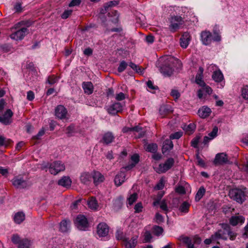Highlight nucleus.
<instances>
[{
    "mask_svg": "<svg viewBox=\"0 0 248 248\" xmlns=\"http://www.w3.org/2000/svg\"><path fill=\"white\" fill-rule=\"evenodd\" d=\"M92 178V175L89 172H85L81 173L80 180L82 183L88 185L91 182Z\"/></svg>",
    "mask_w": 248,
    "mask_h": 248,
    "instance_id": "nucleus-31",
    "label": "nucleus"
},
{
    "mask_svg": "<svg viewBox=\"0 0 248 248\" xmlns=\"http://www.w3.org/2000/svg\"><path fill=\"white\" fill-rule=\"evenodd\" d=\"M170 95L174 98L175 100L178 99L180 96L179 92L176 90H172Z\"/></svg>",
    "mask_w": 248,
    "mask_h": 248,
    "instance_id": "nucleus-58",
    "label": "nucleus"
},
{
    "mask_svg": "<svg viewBox=\"0 0 248 248\" xmlns=\"http://www.w3.org/2000/svg\"><path fill=\"white\" fill-rule=\"evenodd\" d=\"M175 191L177 193L181 194H184L186 193L185 189L184 186H180L176 187Z\"/></svg>",
    "mask_w": 248,
    "mask_h": 248,
    "instance_id": "nucleus-60",
    "label": "nucleus"
},
{
    "mask_svg": "<svg viewBox=\"0 0 248 248\" xmlns=\"http://www.w3.org/2000/svg\"><path fill=\"white\" fill-rule=\"evenodd\" d=\"M138 238L137 235H135L131 238L126 237L124 239L123 244L125 248H135L137 244Z\"/></svg>",
    "mask_w": 248,
    "mask_h": 248,
    "instance_id": "nucleus-14",
    "label": "nucleus"
},
{
    "mask_svg": "<svg viewBox=\"0 0 248 248\" xmlns=\"http://www.w3.org/2000/svg\"><path fill=\"white\" fill-rule=\"evenodd\" d=\"M190 38L189 35L187 33H185L181 37L180 45L181 47L186 48L189 44Z\"/></svg>",
    "mask_w": 248,
    "mask_h": 248,
    "instance_id": "nucleus-29",
    "label": "nucleus"
},
{
    "mask_svg": "<svg viewBox=\"0 0 248 248\" xmlns=\"http://www.w3.org/2000/svg\"><path fill=\"white\" fill-rule=\"evenodd\" d=\"M41 166L44 169L48 168L50 173L53 175H56L65 169L64 164L61 161H55L50 164L44 162Z\"/></svg>",
    "mask_w": 248,
    "mask_h": 248,
    "instance_id": "nucleus-3",
    "label": "nucleus"
},
{
    "mask_svg": "<svg viewBox=\"0 0 248 248\" xmlns=\"http://www.w3.org/2000/svg\"><path fill=\"white\" fill-rule=\"evenodd\" d=\"M146 84L148 88V90L150 92H152V91L158 89L157 86L154 85L153 82L151 80H148Z\"/></svg>",
    "mask_w": 248,
    "mask_h": 248,
    "instance_id": "nucleus-49",
    "label": "nucleus"
},
{
    "mask_svg": "<svg viewBox=\"0 0 248 248\" xmlns=\"http://www.w3.org/2000/svg\"><path fill=\"white\" fill-rule=\"evenodd\" d=\"M164 230L162 227L155 225L153 227L152 232L156 236H159L162 234Z\"/></svg>",
    "mask_w": 248,
    "mask_h": 248,
    "instance_id": "nucleus-40",
    "label": "nucleus"
},
{
    "mask_svg": "<svg viewBox=\"0 0 248 248\" xmlns=\"http://www.w3.org/2000/svg\"><path fill=\"white\" fill-rule=\"evenodd\" d=\"M72 181L69 176H64L62 177L58 182L59 186L67 187L70 186L71 185Z\"/></svg>",
    "mask_w": 248,
    "mask_h": 248,
    "instance_id": "nucleus-28",
    "label": "nucleus"
},
{
    "mask_svg": "<svg viewBox=\"0 0 248 248\" xmlns=\"http://www.w3.org/2000/svg\"><path fill=\"white\" fill-rule=\"evenodd\" d=\"M116 238L117 240H121L122 241H124V239L126 237L124 236L123 233L119 231H117L116 232Z\"/></svg>",
    "mask_w": 248,
    "mask_h": 248,
    "instance_id": "nucleus-57",
    "label": "nucleus"
},
{
    "mask_svg": "<svg viewBox=\"0 0 248 248\" xmlns=\"http://www.w3.org/2000/svg\"><path fill=\"white\" fill-rule=\"evenodd\" d=\"M88 205L89 208L93 210H97L98 209V204L96 199L92 197L88 202Z\"/></svg>",
    "mask_w": 248,
    "mask_h": 248,
    "instance_id": "nucleus-37",
    "label": "nucleus"
},
{
    "mask_svg": "<svg viewBox=\"0 0 248 248\" xmlns=\"http://www.w3.org/2000/svg\"><path fill=\"white\" fill-rule=\"evenodd\" d=\"M221 39L220 36L217 33H214V36L211 33L208 31H203L201 33V40L204 45H210L212 40L214 41H219Z\"/></svg>",
    "mask_w": 248,
    "mask_h": 248,
    "instance_id": "nucleus-4",
    "label": "nucleus"
},
{
    "mask_svg": "<svg viewBox=\"0 0 248 248\" xmlns=\"http://www.w3.org/2000/svg\"><path fill=\"white\" fill-rule=\"evenodd\" d=\"M25 218V215L23 212H18L15 214L14 220L16 223L20 224Z\"/></svg>",
    "mask_w": 248,
    "mask_h": 248,
    "instance_id": "nucleus-33",
    "label": "nucleus"
},
{
    "mask_svg": "<svg viewBox=\"0 0 248 248\" xmlns=\"http://www.w3.org/2000/svg\"><path fill=\"white\" fill-rule=\"evenodd\" d=\"M70 221L69 220H63L60 224V230L65 232L68 231L70 228Z\"/></svg>",
    "mask_w": 248,
    "mask_h": 248,
    "instance_id": "nucleus-32",
    "label": "nucleus"
},
{
    "mask_svg": "<svg viewBox=\"0 0 248 248\" xmlns=\"http://www.w3.org/2000/svg\"><path fill=\"white\" fill-rule=\"evenodd\" d=\"M137 199V194L134 193L131 194L129 197L128 198V203L129 205H132Z\"/></svg>",
    "mask_w": 248,
    "mask_h": 248,
    "instance_id": "nucleus-52",
    "label": "nucleus"
},
{
    "mask_svg": "<svg viewBox=\"0 0 248 248\" xmlns=\"http://www.w3.org/2000/svg\"><path fill=\"white\" fill-rule=\"evenodd\" d=\"M237 236V233L232 230L230 226L227 224H222L221 229L211 235L213 241L222 239L227 240L229 238L231 240H234Z\"/></svg>",
    "mask_w": 248,
    "mask_h": 248,
    "instance_id": "nucleus-2",
    "label": "nucleus"
},
{
    "mask_svg": "<svg viewBox=\"0 0 248 248\" xmlns=\"http://www.w3.org/2000/svg\"><path fill=\"white\" fill-rule=\"evenodd\" d=\"M76 227L80 231H86L88 230L89 223L86 217L83 215H78L75 220Z\"/></svg>",
    "mask_w": 248,
    "mask_h": 248,
    "instance_id": "nucleus-6",
    "label": "nucleus"
},
{
    "mask_svg": "<svg viewBox=\"0 0 248 248\" xmlns=\"http://www.w3.org/2000/svg\"><path fill=\"white\" fill-rule=\"evenodd\" d=\"M203 69L202 67H200L198 73L196 76L195 81L197 84L199 86H203L205 85V82L203 80Z\"/></svg>",
    "mask_w": 248,
    "mask_h": 248,
    "instance_id": "nucleus-26",
    "label": "nucleus"
},
{
    "mask_svg": "<svg viewBox=\"0 0 248 248\" xmlns=\"http://www.w3.org/2000/svg\"><path fill=\"white\" fill-rule=\"evenodd\" d=\"M145 150L150 153H155L158 150V146L156 143H146L144 145Z\"/></svg>",
    "mask_w": 248,
    "mask_h": 248,
    "instance_id": "nucleus-35",
    "label": "nucleus"
},
{
    "mask_svg": "<svg viewBox=\"0 0 248 248\" xmlns=\"http://www.w3.org/2000/svg\"><path fill=\"white\" fill-rule=\"evenodd\" d=\"M190 204L187 202H184L179 206V210L183 213H187L189 211Z\"/></svg>",
    "mask_w": 248,
    "mask_h": 248,
    "instance_id": "nucleus-39",
    "label": "nucleus"
},
{
    "mask_svg": "<svg viewBox=\"0 0 248 248\" xmlns=\"http://www.w3.org/2000/svg\"><path fill=\"white\" fill-rule=\"evenodd\" d=\"M92 177L93 179V183L95 185L103 182L105 180V177L100 172L94 171L93 172Z\"/></svg>",
    "mask_w": 248,
    "mask_h": 248,
    "instance_id": "nucleus-22",
    "label": "nucleus"
},
{
    "mask_svg": "<svg viewBox=\"0 0 248 248\" xmlns=\"http://www.w3.org/2000/svg\"><path fill=\"white\" fill-rule=\"evenodd\" d=\"M125 94L123 93H119L116 95L115 99L118 101H122L125 99Z\"/></svg>",
    "mask_w": 248,
    "mask_h": 248,
    "instance_id": "nucleus-59",
    "label": "nucleus"
},
{
    "mask_svg": "<svg viewBox=\"0 0 248 248\" xmlns=\"http://www.w3.org/2000/svg\"><path fill=\"white\" fill-rule=\"evenodd\" d=\"M153 237L149 231H146L144 234V239L143 242L144 243H148L150 242L152 239Z\"/></svg>",
    "mask_w": 248,
    "mask_h": 248,
    "instance_id": "nucleus-48",
    "label": "nucleus"
},
{
    "mask_svg": "<svg viewBox=\"0 0 248 248\" xmlns=\"http://www.w3.org/2000/svg\"><path fill=\"white\" fill-rule=\"evenodd\" d=\"M131 163L126 166L124 169L126 170H129L133 169L140 161V156L137 154H135L131 156Z\"/></svg>",
    "mask_w": 248,
    "mask_h": 248,
    "instance_id": "nucleus-20",
    "label": "nucleus"
},
{
    "mask_svg": "<svg viewBox=\"0 0 248 248\" xmlns=\"http://www.w3.org/2000/svg\"><path fill=\"white\" fill-rule=\"evenodd\" d=\"M128 65L134 71H135L137 73L139 74H142L143 70H141V68L138 65L135 64L132 62H129Z\"/></svg>",
    "mask_w": 248,
    "mask_h": 248,
    "instance_id": "nucleus-46",
    "label": "nucleus"
},
{
    "mask_svg": "<svg viewBox=\"0 0 248 248\" xmlns=\"http://www.w3.org/2000/svg\"><path fill=\"white\" fill-rule=\"evenodd\" d=\"M72 10H66L64 11V12L61 15V17L62 19H66L67 18L72 14Z\"/></svg>",
    "mask_w": 248,
    "mask_h": 248,
    "instance_id": "nucleus-56",
    "label": "nucleus"
},
{
    "mask_svg": "<svg viewBox=\"0 0 248 248\" xmlns=\"http://www.w3.org/2000/svg\"><path fill=\"white\" fill-rule=\"evenodd\" d=\"M27 98L29 101H32L34 98V94L33 92L30 91L27 92Z\"/></svg>",
    "mask_w": 248,
    "mask_h": 248,
    "instance_id": "nucleus-63",
    "label": "nucleus"
},
{
    "mask_svg": "<svg viewBox=\"0 0 248 248\" xmlns=\"http://www.w3.org/2000/svg\"><path fill=\"white\" fill-rule=\"evenodd\" d=\"M82 88L85 93L89 95L93 93V86L91 82H83Z\"/></svg>",
    "mask_w": 248,
    "mask_h": 248,
    "instance_id": "nucleus-27",
    "label": "nucleus"
},
{
    "mask_svg": "<svg viewBox=\"0 0 248 248\" xmlns=\"http://www.w3.org/2000/svg\"><path fill=\"white\" fill-rule=\"evenodd\" d=\"M182 131H177L170 136V140H178L183 135Z\"/></svg>",
    "mask_w": 248,
    "mask_h": 248,
    "instance_id": "nucleus-51",
    "label": "nucleus"
},
{
    "mask_svg": "<svg viewBox=\"0 0 248 248\" xmlns=\"http://www.w3.org/2000/svg\"><path fill=\"white\" fill-rule=\"evenodd\" d=\"M109 232V228L105 223H100L97 227V233L99 237L107 236Z\"/></svg>",
    "mask_w": 248,
    "mask_h": 248,
    "instance_id": "nucleus-15",
    "label": "nucleus"
},
{
    "mask_svg": "<svg viewBox=\"0 0 248 248\" xmlns=\"http://www.w3.org/2000/svg\"><path fill=\"white\" fill-rule=\"evenodd\" d=\"M212 77L213 80L217 82H221L224 78L223 74L219 69L215 71L214 73L212 74Z\"/></svg>",
    "mask_w": 248,
    "mask_h": 248,
    "instance_id": "nucleus-36",
    "label": "nucleus"
},
{
    "mask_svg": "<svg viewBox=\"0 0 248 248\" xmlns=\"http://www.w3.org/2000/svg\"><path fill=\"white\" fill-rule=\"evenodd\" d=\"M230 198L237 202L242 203L245 200V193L239 189H232L229 191Z\"/></svg>",
    "mask_w": 248,
    "mask_h": 248,
    "instance_id": "nucleus-8",
    "label": "nucleus"
},
{
    "mask_svg": "<svg viewBox=\"0 0 248 248\" xmlns=\"http://www.w3.org/2000/svg\"><path fill=\"white\" fill-rule=\"evenodd\" d=\"M161 62V65L158 66L160 72L164 76H170L174 70L181 66V62L177 59L171 56H166L161 58L159 63Z\"/></svg>",
    "mask_w": 248,
    "mask_h": 248,
    "instance_id": "nucleus-1",
    "label": "nucleus"
},
{
    "mask_svg": "<svg viewBox=\"0 0 248 248\" xmlns=\"http://www.w3.org/2000/svg\"><path fill=\"white\" fill-rule=\"evenodd\" d=\"M219 70L217 65L214 64H211L207 67V70L209 72L214 73L215 71Z\"/></svg>",
    "mask_w": 248,
    "mask_h": 248,
    "instance_id": "nucleus-53",
    "label": "nucleus"
},
{
    "mask_svg": "<svg viewBox=\"0 0 248 248\" xmlns=\"http://www.w3.org/2000/svg\"><path fill=\"white\" fill-rule=\"evenodd\" d=\"M174 164V159L172 157H170L164 163L159 165L156 171L158 173H165L173 166Z\"/></svg>",
    "mask_w": 248,
    "mask_h": 248,
    "instance_id": "nucleus-10",
    "label": "nucleus"
},
{
    "mask_svg": "<svg viewBox=\"0 0 248 248\" xmlns=\"http://www.w3.org/2000/svg\"><path fill=\"white\" fill-rule=\"evenodd\" d=\"M11 181L13 185L17 189L25 188L28 186L27 182L20 175L14 177Z\"/></svg>",
    "mask_w": 248,
    "mask_h": 248,
    "instance_id": "nucleus-11",
    "label": "nucleus"
},
{
    "mask_svg": "<svg viewBox=\"0 0 248 248\" xmlns=\"http://www.w3.org/2000/svg\"><path fill=\"white\" fill-rule=\"evenodd\" d=\"M196 126L194 124L191 123L188 125H185L183 127V129L188 134H191L195 129Z\"/></svg>",
    "mask_w": 248,
    "mask_h": 248,
    "instance_id": "nucleus-41",
    "label": "nucleus"
},
{
    "mask_svg": "<svg viewBox=\"0 0 248 248\" xmlns=\"http://www.w3.org/2000/svg\"><path fill=\"white\" fill-rule=\"evenodd\" d=\"M13 115V113L10 109H7L3 114L2 117V124L7 125L11 123V117Z\"/></svg>",
    "mask_w": 248,
    "mask_h": 248,
    "instance_id": "nucleus-23",
    "label": "nucleus"
},
{
    "mask_svg": "<svg viewBox=\"0 0 248 248\" xmlns=\"http://www.w3.org/2000/svg\"><path fill=\"white\" fill-rule=\"evenodd\" d=\"M123 206V199L119 197L113 201V208L116 211L120 209Z\"/></svg>",
    "mask_w": 248,
    "mask_h": 248,
    "instance_id": "nucleus-38",
    "label": "nucleus"
},
{
    "mask_svg": "<svg viewBox=\"0 0 248 248\" xmlns=\"http://www.w3.org/2000/svg\"><path fill=\"white\" fill-rule=\"evenodd\" d=\"M160 207L162 210L165 211L166 213H167L169 211L167 203L164 200H163L160 202Z\"/></svg>",
    "mask_w": 248,
    "mask_h": 248,
    "instance_id": "nucleus-55",
    "label": "nucleus"
},
{
    "mask_svg": "<svg viewBox=\"0 0 248 248\" xmlns=\"http://www.w3.org/2000/svg\"><path fill=\"white\" fill-rule=\"evenodd\" d=\"M142 208H143V207H142V204L140 202L138 203L135 206V207H134V209L135 210V212L136 213H140V212H141Z\"/></svg>",
    "mask_w": 248,
    "mask_h": 248,
    "instance_id": "nucleus-61",
    "label": "nucleus"
},
{
    "mask_svg": "<svg viewBox=\"0 0 248 248\" xmlns=\"http://www.w3.org/2000/svg\"><path fill=\"white\" fill-rule=\"evenodd\" d=\"M81 3V0H72L69 4V7L78 6Z\"/></svg>",
    "mask_w": 248,
    "mask_h": 248,
    "instance_id": "nucleus-62",
    "label": "nucleus"
},
{
    "mask_svg": "<svg viewBox=\"0 0 248 248\" xmlns=\"http://www.w3.org/2000/svg\"><path fill=\"white\" fill-rule=\"evenodd\" d=\"M205 192V189L203 186H201L197 191L195 196V200L196 201H199L204 195Z\"/></svg>",
    "mask_w": 248,
    "mask_h": 248,
    "instance_id": "nucleus-42",
    "label": "nucleus"
},
{
    "mask_svg": "<svg viewBox=\"0 0 248 248\" xmlns=\"http://www.w3.org/2000/svg\"><path fill=\"white\" fill-rule=\"evenodd\" d=\"M14 9L16 13H21L23 11L22 4L20 2H16L14 5Z\"/></svg>",
    "mask_w": 248,
    "mask_h": 248,
    "instance_id": "nucleus-50",
    "label": "nucleus"
},
{
    "mask_svg": "<svg viewBox=\"0 0 248 248\" xmlns=\"http://www.w3.org/2000/svg\"><path fill=\"white\" fill-rule=\"evenodd\" d=\"M211 113V109L206 107V106H203L199 109L198 111V114L199 116L202 118H205L209 116V115Z\"/></svg>",
    "mask_w": 248,
    "mask_h": 248,
    "instance_id": "nucleus-24",
    "label": "nucleus"
},
{
    "mask_svg": "<svg viewBox=\"0 0 248 248\" xmlns=\"http://www.w3.org/2000/svg\"><path fill=\"white\" fill-rule=\"evenodd\" d=\"M173 147V144L172 140H164L163 143L162 148V153L163 154L170 151Z\"/></svg>",
    "mask_w": 248,
    "mask_h": 248,
    "instance_id": "nucleus-30",
    "label": "nucleus"
},
{
    "mask_svg": "<svg viewBox=\"0 0 248 248\" xmlns=\"http://www.w3.org/2000/svg\"><path fill=\"white\" fill-rule=\"evenodd\" d=\"M123 169H124V168L121 169L120 172L116 175L114 178V183L117 186H121L125 181V174L123 171Z\"/></svg>",
    "mask_w": 248,
    "mask_h": 248,
    "instance_id": "nucleus-21",
    "label": "nucleus"
},
{
    "mask_svg": "<svg viewBox=\"0 0 248 248\" xmlns=\"http://www.w3.org/2000/svg\"><path fill=\"white\" fill-rule=\"evenodd\" d=\"M12 241L14 244L16 245L18 248H29L31 245L30 240L26 238L21 239L17 234L13 235Z\"/></svg>",
    "mask_w": 248,
    "mask_h": 248,
    "instance_id": "nucleus-7",
    "label": "nucleus"
},
{
    "mask_svg": "<svg viewBox=\"0 0 248 248\" xmlns=\"http://www.w3.org/2000/svg\"><path fill=\"white\" fill-rule=\"evenodd\" d=\"M55 116L60 119L66 118L67 111L66 108L62 105L58 106L55 110Z\"/></svg>",
    "mask_w": 248,
    "mask_h": 248,
    "instance_id": "nucleus-17",
    "label": "nucleus"
},
{
    "mask_svg": "<svg viewBox=\"0 0 248 248\" xmlns=\"http://www.w3.org/2000/svg\"><path fill=\"white\" fill-rule=\"evenodd\" d=\"M128 66L127 63L124 61H122L120 62L119 65L118 67V71L121 73L124 71Z\"/></svg>",
    "mask_w": 248,
    "mask_h": 248,
    "instance_id": "nucleus-47",
    "label": "nucleus"
},
{
    "mask_svg": "<svg viewBox=\"0 0 248 248\" xmlns=\"http://www.w3.org/2000/svg\"><path fill=\"white\" fill-rule=\"evenodd\" d=\"M214 163L216 165H223L229 163L227 155L224 153L217 154L215 156Z\"/></svg>",
    "mask_w": 248,
    "mask_h": 248,
    "instance_id": "nucleus-16",
    "label": "nucleus"
},
{
    "mask_svg": "<svg viewBox=\"0 0 248 248\" xmlns=\"http://www.w3.org/2000/svg\"><path fill=\"white\" fill-rule=\"evenodd\" d=\"M184 23L183 18L180 16H172L170 20V28L172 31H175L178 29L180 26Z\"/></svg>",
    "mask_w": 248,
    "mask_h": 248,
    "instance_id": "nucleus-13",
    "label": "nucleus"
},
{
    "mask_svg": "<svg viewBox=\"0 0 248 248\" xmlns=\"http://www.w3.org/2000/svg\"><path fill=\"white\" fill-rule=\"evenodd\" d=\"M75 126L73 125L69 126L66 129V133L69 135H72L74 132Z\"/></svg>",
    "mask_w": 248,
    "mask_h": 248,
    "instance_id": "nucleus-64",
    "label": "nucleus"
},
{
    "mask_svg": "<svg viewBox=\"0 0 248 248\" xmlns=\"http://www.w3.org/2000/svg\"><path fill=\"white\" fill-rule=\"evenodd\" d=\"M202 88L198 91V96L200 99H202L204 95L210 94L212 93V89L210 87L205 85L201 86Z\"/></svg>",
    "mask_w": 248,
    "mask_h": 248,
    "instance_id": "nucleus-19",
    "label": "nucleus"
},
{
    "mask_svg": "<svg viewBox=\"0 0 248 248\" xmlns=\"http://www.w3.org/2000/svg\"><path fill=\"white\" fill-rule=\"evenodd\" d=\"M124 105L119 102H115L107 106L108 112L111 115H115L121 112L123 109Z\"/></svg>",
    "mask_w": 248,
    "mask_h": 248,
    "instance_id": "nucleus-12",
    "label": "nucleus"
},
{
    "mask_svg": "<svg viewBox=\"0 0 248 248\" xmlns=\"http://www.w3.org/2000/svg\"><path fill=\"white\" fill-rule=\"evenodd\" d=\"M241 96L243 99L248 100V86L244 85L241 90Z\"/></svg>",
    "mask_w": 248,
    "mask_h": 248,
    "instance_id": "nucleus-45",
    "label": "nucleus"
},
{
    "mask_svg": "<svg viewBox=\"0 0 248 248\" xmlns=\"http://www.w3.org/2000/svg\"><path fill=\"white\" fill-rule=\"evenodd\" d=\"M59 80V78L55 75H51L47 77L46 83L52 85L57 83Z\"/></svg>",
    "mask_w": 248,
    "mask_h": 248,
    "instance_id": "nucleus-44",
    "label": "nucleus"
},
{
    "mask_svg": "<svg viewBox=\"0 0 248 248\" xmlns=\"http://www.w3.org/2000/svg\"><path fill=\"white\" fill-rule=\"evenodd\" d=\"M21 23L19 22L13 28V29L17 30L10 35V37L11 39L16 41H21L23 40L25 35L28 33V30L27 28L23 27L19 29V25Z\"/></svg>",
    "mask_w": 248,
    "mask_h": 248,
    "instance_id": "nucleus-5",
    "label": "nucleus"
},
{
    "mask_svg": "<svg viewBox=\"0 0 248 248\" xmlns=\"http://www.w3.org/2000/svg\"><path fill=\"white\" fill-rule=\"evenodd\" d=\"M124 133L131 132L135 136L136 139H140L144 137L145 134V130L140 126H136L133 127H124L123 129Z\"/></svg>",
    "mask_w": 248,
    "mask_h": 248,
    "instance_id": "nucleus-9",
    "label": "nucleus"
},
{
    "mask_svg": "<svg viewBox=\"0 0 248 248\" xmlns=\"http://www.w3.org/2000/svg\"><path fill=\"white\" fill-rule=\"evenodd\" d=\"M114 137L111 132H107L103 135V140H113Z\"/></svg>",
    "mask_w": 248,
    "mask_h": 248,
    "instance_id": "nucleus-54",
    "label": "nucleus"
},
{
    "mask_svg": "<svg viewBox=\"0 0 248 248\" xmlns=\"http://www.w3.org/2000/svg\"><path fill=\"white\" fill-rule=\"evenodd\" d=\"M172 112V108L170 105H163L160 106L159 110V114L162 117Z\"/></svg>",
    "mask_w": 248,
    "mask_h": 248,
    "instance_id": "nucleus-25",
    "label": "nucleus"
},
{
    "mask_svg": "<svg viewBox=\"0 0 248 248\" xmlns=\"http://www.w3.org/2000/svg\"><path fill=\"white\" fill-rule=\"evenodd\" d=\"M245 218L240 215L232 216L229 219V222L231 225L233 226H235L237 225H241L244 223Z\"/></svg>",
    "mask_w": 248,
    "mask_h": 248,
    "instance_id": "nucleus-18",
    "label": "nucleus"
},
{
    "mask_svg": "<svg viewBox=\"0 0 248 248\" xmlns=\"http://www.w3.org/2000/svg\"><path fill=\"white\" fill-rule=\"evenodd\" d=\"M218 132V128L217 126H215L212 131L208 134L210 138L205 136L203 140H212L216 137Z\"/></svg>",
    "mask_w": 248,
    "mask_h": 248,
    "instance_id": "nucleus-43",
    "label": "nucleus"
},
{
    "mask_svg": "<svg viewBox=\"0 0 248 248\" xmlns=\"http://www.w3.org/2000/svg\"><path fill=\"white\" fill-rule=\"evenodd\" d=\"M118 3L119 1L117 0H112L107 2L105 4L104 6V8L102 9V10H101V13L105 14L106 12L108 11L109 8L116 6L118 5Z\"/></svg>",
    "mask_w": 248,
    "mask_h": 248,
    "instance_id": "nucleus-34",
    "label": "nucleus"
}]
</instances>
